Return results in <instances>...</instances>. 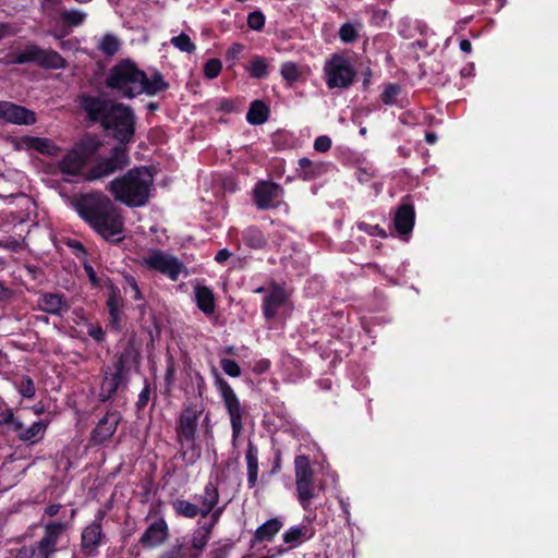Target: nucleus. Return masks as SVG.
<instances>
[{"label": "nucleus", "instance_id": "nucleus-1", "mask_svg": "<svg viewBox=\"0 0 558 558\" xmlns=\"http://www.w3.org/2000/svg\"><path fill=\"white\" fill-rule=\"evenodd\" d=\"M74 207L80 217L104 239L113 242L122 240L123 218L108 196L102 193L82 195L74 202Z\"/></svg>", "mask_w": 558, "mask_h": 558}, {"label": "nucleus", "instance_id": "nucleus-2", "mask_svg": "<svg viewBox=\"0 0 558 558\" xmlns=\"http://www.w3.org/2000/svg\"><path fill=\"white\" fill-rule=\"evenodd\" d=\"M107 83L109 87L125 97H134L143 93L156 95L168 86L160 74H155L148 78L143 71L129 61L113 66Z\"/></svg>", "mask_w": 558, "mask_h": 558}, {"label": "nucleus", "instance_id": "nucleus-3", "mask_svg": "<svg viewBox=\"0 0 558 558\" xmlns=\"http://www.w3.org/2000/svg\"><path fill=\"white\" fill-rule=\"evenodd\" d=\"M153 184L151 171L146 167H140L110 181L107 190L117 202L129 207H141L148 202Z\"/></svg>", "mask_w": 558, "mask_h": 558}, {"label": "nucleus", "instance_id": "nucleus-4", "mask_svg": "<svg viewBox=\"0 0 558 558\" xmlns=\"http://www.w3.org/2000/svg\"><path fill=\"white\" fill-rule=\"evenodd\" d=\"M84 106L90 119L100 121L114 138L121 143L131 141L134 133V117L128 107L102 102L95 98L86 99Z\"/></svg>", "mask_w": 558, "mask_h": 558}, {"label": "nucleus", "instance_id": "nucleus-5", "mask_svg": "<svg viewBox=\"0 0 558 558\" xmlns=\"http://www.w3.org/2000/svg\"><path fill=\"white\" fill-rule=\"evenodd\" d=\"M100 142L95 137H87L74 145L59 161L61 173L76 175L84 165L98 151Z\"/></svg>", "mask_w": 558, "mask_h": 558}, {"label": "nucleus", "instance_id": "nucleus-6", "mask_svg": "<svg viewBox=\"0 0 558 558\" xmlns=\"http://www.w3.org/2000/svg\"><path fill=\"white\" fill-rule=\"evenodd\" d=\"M69 527L66 522L53 521L46 524L43 536L32 548L31 558H51Z\"/></svg>", "mask_w": 558, "mask_h": 558}, {"label": "nucleus", "instance_id": "nucleus-7", "mask_svg": "<svg viewBox=\"0 0 558 558\" xmlns=\"http://www.w3.org/2000/svg\"><path fill=\"white\" fill-rule=\"evenodd\" d=\"M327 86L332 88H348L354 81L356 72L349 59L341 54H333L325 64Z\"/></svg>", "mask_w": 558, "mask_h": 558}, {"label": "nucleus", "instance_id": "nucleus-8", "mask_svg": "<svg viewBox=\"0 0 558 558\" xmlns=\"http://www.w3.org/2000/svg\"><path fill=\"white\" fill-rule=\"evenodd\" d=\"M294 470L298 498L302 506L307 508L311 505L314 489V472L310 458L304 454L296 456Z\"/></svg>", "mask_w": 558, "mask_h": 558}, {"label": "nucleus", "instance_id": "nucleus-9", "mask_svg": "<svg viewBox=\"0 0 558 558\" xmlns=\"http://www.w3.org/2000/svg\"><path fill=\"white\" fill-rule=\"evenodd\" d=\"M217 388L225 407L230 416L232 427L233 444L243 430V411L239 398L236 397L232 387L222 378L218 377L216 380Z\"/></svg>", "mask_w": 558, "mask_h": 558}, {"label": "nucleus", "instance_id": "nucleus-10", "mask_svg": "<svg viewBox=\"0 0 558 558\" xmlns=\"http://www.w3.org/2000/svg\"><path fill=\"white\" fill-rule=\"evenodd\" d=\"M129 165L126 149L122 146H116L111 149L110 156L100 159L86 174V180L96 181L106 178L117 170Z\"/></svg>", "mask_w": 558, "mask_h": 558}, {"label": "nucleus", "instance_id": "nucleus-11", "mask_svg": "<svg viewBox=\"0 0 558 558\" xmlns=\"http://www.w3.org/2000/svg\"><path fill=\"white\" fill-rule=\"evenodd\" d=\"M254 292L264 293L265 314H272L274 312L283 310L289 300L287 291L275 282H268L265 286L255 289Z\"/></svg>", "mask_w": 558, "mask_h": 558}, {"label": "nucleus", "instance_id": "nucleus-12", "mask_svg": "<svg viewBox=\"0 0 558 558\" xmlns=\"http://www.w3.org/2000/svg\"><path fill=\"white\" fill-rule=\"evenodd\" d=\"M145 264L149 268L167 275L172 280H175L184 270V266L177 258L159 251L148 255L145 258Z\"/></svg>", "mask_w": 558, "mask_h": 558}, {"label": "nucleus", "instance_id": "nucleus-13", "mask_svg": "<svg viewBox=\"0 0 558 558\" xmlns=\"http://www.w3.org/2000/svg\"><path fill=\"white\" fill-rule=\"evenodd\" d=\"M198 413L192 408L182 411L177 428L178 439L182 447H190L194 444L197 429Z\"/></svg>", "mask_w": 558, "mask_h": 558}, {"label": "nucleus", "instance_id": "nucleus-14", "mask_svg": "<svg viewBox=\"0 0 558 558\" xmlns=\"http://www.w3.org/2000/svg\"><path fill=\"white\" fill-rule=\"evenodd\" d=\"M0 118L9 123L20 125H32L36 122L34 111L12 102L0 104Z\"/></svg>", "mask_w": 558, "mask_h": 558}, {"label": "nucleus", "instance_id": "nucleus-15", "mask_svg": "<svg viewBox=\"0 0 558 558\" xmlns=\"http://www.w3.org/2000/svg\"><path fill=\"white\" fill-rule=\"evenodd\" d=\"M415 222V210L413 204L410 202L409 196L404 197L401 204L397 207L393 225L396 231L400 235H407L412 232Z\"/></svg>", "mask_w": 558, "mask_h": 558}, {"label": "nucleus", "instance_id": "nucleus-16", "mask_svg": "<svg viewBox=\"0 0 558 558\" xmlns=\"http://www.w3.org/2000/svg\"><path fill=\"white\" fill-rule=\"evenodd\" d=\"M254 196L256 205L266 209L280 204L282 190L275 183L262 182L255 187Z\"/></svg>", "mask_w": 558, "mask_h": 558}, {"label": "nucleus", "instance_id": "nucleus-17", "mask_svg": "<svg viewBox=\"0 0 558 558\" xmlns=\"http://www.w3.org/2000/svg\"><path fill=\"white\" fill-rule=\"evenodd\" d=\"M169 537V527L163 518L153 521L141 536L140 543L144 547L154 548L163 544Z\"/></svg>", "mask_w": 558, "mask_h": 558}, {"label": "nucleus", "instance_id": "nucleus-18", "mask_svg": "<svg viewBox=\"0 0 558 558\" xmlns=\"http://www.w3.org/2000/svg\"><path fill=\"white\" fill-rule=\"evenodd\" d=\"M121 421V414L118 411L108 412L97 424L92 433V441L100 445L109 440L117 430Z\"/></svg>", "mask_w": 558, "mask_h": 558}, {"label": "nucleus", "instance_id": "nucleus-19", "mask_svg": "<svg viewBox=\"0 0 558 558\" xmlns=\"http://www.w3.org/2000/svg\"><path fill=\"white\" fill-rule=\"evenodd\" d=\"M16 147L23 150H35L47 156H57L61 151V148L52 140L38 136H23L17 141Z\"/></svg>", "mask_w": 558, "mask_h": 558}, {"label": "nucleus", "instance_id": "nucleus-20", "mask_svg": "<svg viewBox=\"0 0 558 558\" xmlns=\"http://www.w3.org/2000/svg\"><path fill=\"white\" fill-rule=\"evenodd\" d=\"M104 537L101 524L99 522H93L87 525L82 532V549L90 556L96 553L98 546Z\"/></svg>", "mask_w": 558, "mask_h": 558}, {"label": "nucleus", "instance_id": "nucleus-21", "mask_svg": "<svg viewBox=\"0 0 558 558\" xmlns=\"http://www.w3.org/2000/svg\"><path fill=\"white\" fill-rule=\"evenodd\" d=\"M194 500L198 505L201 517H207L219 502V492L213 483H208L202 494L194 496Z\"/></svg>", "mask_w": 558, "mask_h": 558}, {"label": "nucleus", "instance_id": "nucleus-22", "mask_svg": "<svg viewBox=\"0 0 558 558\" xmlns=\"http://www.w3.org/2000/svg\"><path fill=\"white\" fill-rule=\"evenodd\" d=\"M123 362L122 360H119L114 364V372L106 374L100 390L102 400L111 398L123 383Z\"/></svg>", "mask_w": 558, "mask_h": 558}, {"label": "nucleus", "instance_id": "nucleus-23", "mask_svg": "<svg viewBox=\"0 0 558 558\" xmlns=\"http://www.w3.org/2000/svg\"><path fill=\"white\" fill-rule=\"evenodd\" d=\"M37 308L47 314H59L69 310L61 295L56 293L41 294L37 299Z\"/></svg>", "mask_w": 558, "mask_h": 558}, {"label": "nucleus", "instance_id": "nucleus-24", "mask_svg": "<svg viewBox=\"0 0 558 558\" xmlns=\"http://www.w3.org/2000/svg\"><path fill=\"white\" fill-rule=\"evenodd\" d=\"M210 526H198L192 534L190 541L189 550H195L194 554H191L192 557L197 558L203 550L206 548L209 539H210Z\"/></svg>", "mask_w": 558, "mask_h": 558}, {"label": "nucleus", "instance_id": "nucleus-25", "mask_svg": "<svg viewBox=\"0 0 558 558\" xmlns=\"http://www.w3.org/2000/svg\"><path fill=\"white\" fill-rule=\"evenodd\" d=\"M245 460L247 466V483L250 487H254L258 477V449L251 441L247 445Z\"/></svg>", "mask_w": 558, "mask_h": 558}, {"label": "nucleus", "instance_id": "nucleus-26", "mask_svg": "<svg viewBox=\"0 0 558 558\" xmlns=\"http://www.w3.org/2000/svg\"><path fill=\"white\" fill-rule=\"evenodd\" d=\"M281 527V521L278 519H270L255 531V539L258 542L271 541Z\"/></svg>", "mask_w": 558, "mask_h": 558}, {"label": "nucleus", "instance_id": "nucleus-27", "mask_svg": "<svg viewBox=\"0 0 558 558\" xmlns=\"http://www.w3.org/2000/svg\"><path fill=\"white\" fill-rule=\"evenodd\" d=\"M195 300L198 308L204 313H211L215 308V299L213 292L203 286L195 287Z\"/></svg>", "mask_w": 558, "mask_h": 558}, {"label": "nucleus", "instance_id": "nucleus-28", "mask_svg": "<svg viewBox=\"0 0 558 558\" xmlns=\"http://www.w3.org/2000/svg\"><path fill=\"white\" fill-rule=\"evenodd\" d=\"M47 427H48V422H45V421L34 422L21 435V440L36 444L44 438Z\"/></svg>", "mask_w": 558, "mask_h": 558}, {"label": "nucleus", "instance_id": "nucleus-29", "mask_svg": "<svg viewBox=\"0 0 558 558\" xmlns=\"http://www.w3.org/2000/svg\"><path fill=\"white\" fill-rule=\"evenodd\" d=\"M38 64L48 69H63L65 68V60L53 50L41 49Z\"/></svg>", "mask_w": 558, "mask_h": 558}, {"label": "nucleus", "instance_id": "nucleus-30", "mask_svg": "<svg viewBox=\"0 0 558 558\" xmlns=\"http://www.w3.org/2000/svg\"><path fill=\"white\" fill-rule=\"evenodd\" d=\"M172 507L178 515H182L190 519H194L197 515H201L198 505L185 499H175L172 502Z\"/></svg>", "mask_w": 558, "mask_h": 558}, {"label": "nucleus", "instance_id": "nucleus-31", "mask_svg": "<svg viewBox=\"0 0 558 558\" xmlns=\"http://www.w3.org/2000/svg\"><path fill=\"white\" fill-rule=\"evenodd\" d=\"M267 117L268 108L262 101H253L246 114L247 121L251 124H262L267 120Z\"/></svg>", "mask_w": 558, "mask_h": 558}, {"label": "nucleus", "instance_id": "nucleus-32", "mask_svg": "<svg viewBox=\"0 0 558 558\" xmlns=\"http://www.w3.org/2000/svg\"><path fill=\"white\" fill-rule=\"evenodd\" d=\"M41 48L36 45L27 46L22 52L15 53V59L11 62L15 64H22L27 62H35L38 64Z\"/></svg>", "mask_w": 558, "mask_h": 558}, {"label": "nucleus", "instance_id": "nucleus-33", "mask_svg": "<svg viewBox=\"0 0 558 558\" xmlns=\"http://www.w3.org/2000/svg\"><path fill=\"white\" fill-rule=\"evenodd\" d=\"M98 48L104 54L111 57L118 52L120 48V41L113 35H105L99 40Z\"/></svg>", "mask_w": 558, "mask_h": 558}, {"label": "nucleus", "instance_id": "nucleus-34", "mask_svg": "<svg viewBox=\"0 0 558 558\" xmlns=\"http://www.w3.org/2000/svg\"><path fill=\"white\" fill-rule=\"evenodd\" d=\"M243 240L247 245L254 248L262 247L265 244V240L262 232L253 227L247 228L243 232Z\"/></svg>", "mask_w": 558, "mask_h": 558}, {"label": "nucleus", "instance_id": "nucleus-35", "mask_svg": "<svg viewBox=\"0 0 558 558\" xmlns=\"http://www.w3.org/2000/svg\"><path fill=\"white\" fill-rule=\"evenodd\" d=\"M248 72L251 76L260 78L267 75L268 64L264 58L255 57L252 59Z\"/></svg>", "mask_w": 558, "mask_h": 558}, {"label": "nucleus", "instance_id": "nucleus-36", "mask_svg": "<svg viewBox=\"0 0 558 558\" xmlns=\"http://www.w3.org/2000/svg\"><path fill=\"white\" fill-rule=\"evenodd\" d=\"M171 44L183 52L191 53L196 49L190 36L184 33H181L180 35L172 37Z\"/></svg>", "mask_w": 558, "mask_h": 558}, {"label": "nucleus", "instance_id": "nucleus-37", "mask_svg": "<svg viewBox=\"0 0 558 558\" xmlns=\"http://www.w3.org/2000/svg\"><path fill=\"white\" fill-rule=\"evenodd\" d=\"M61 17L66 24L77 26L85 21L86 13L81 10H65L61 13Z\"/></svg>", "mask_w": 558, "mask_h": 558}, {"label": "nucleus", "instance_id": "nucleus-38", "mask_svg": "<svg viewBox=\"0 0 558 558\" xmlns=\"http://www.w3.org/2000/svg\"><path fill=\"white\" fill-rule=\"evenodd\" d=\"M319 472L322 473V478L319 480V485L316 484L320 490H325L329 486H335L337 483V475L335 472L330 471L329 466L325 468L323 464L320 465Z\"/></svg>", "mask_w": 558, "mask_h": 558}, {"label": "nucleus", "instance_id": "nucleus-39", "mask_svg": "<svg viewBox=\"0 0 558 558\" xmlns=\"http://www.w3.org/2000/svg\"><path fill=\"white\" fill-rule=\"evenodd\" d=\"M339 37L342 43L351 44L357 39L359 33L356 27L352 23L347 22L340 27Z\"/></svg>", "mask_w": 558, "mask_h": 558}, {"label": "nucleus", "instance_id": "nucleus-40", "mask_svg": "<svg viewBox=\"0 0 558 558\" xmlns=\"http://www.w3.org/2000/svg\"><path fill=\"white\" fill-rule=\"evenodd\" d=\"M401 87L398 84H388L380 95V100L388 106L396 104V97L400 94Z\"/></svg>", "mask_w": 558, "mask_h": 558}, {"label": "nucleus", "instance_id": "nucleus-41", "mask_svg": "<svg viewBox=\"0 0 558 558\" xmlns=\"http://www.w3.org/2000/svg\"><path fill=\"white\" fill-rule=\"evenodd\" d=\"M281 75L289 83H293L300 77V70L296 64L287 62L281 66Z\"/></svg>", "mask_w": 558, "mask_h": 558}, {"label": "nucleus", "instance_id": "nucleus-42", "mask_svg": "<svg viewBox=\"0 0 558 558\" xmlns=\"http://www.w3.org/2000/svg\"><path fill=\"white\" fill-rule=\"evenodd\" d=\"M222 64L221 61L218 59H210L205 63L204 66V74L207 78H215L219 75L221 72Z\"/></svg>", "mask_w": 558, "mask_h": 558}, {"label": "nucleus", "instance_id": "nucleus-43", "mask_svg": "<svg viewBox=\"0 0 558 558\" xmlns=\"http://www.w3.org/2000/svg\"><path fill=\"white\" fill-rule=\"evenodd\" d=\"M337 172V167L335 163L330 161H318L316 160V179L324 174L329 177H335Z\"/></svg>", "mask_w": 558, "mask_h": 558}, {"label": "nucleus", "instance_id": "nucleus-44", "mask_svg": "<svg viewBox=\"0 0 558 558\" xmlns=\"http://www.w3.org/2000/svg\"><path fill=\"white\" fill-rule=\"evenodd\" d=\"M306 534L303 527H291L283 534V539L287 544L295 545Z\"/></svg>", "mask_w": 558, "mask_h": 558}, {"label": "nucleus", "instance_id": "nucleus-45", "mask_svg": "<svg viewBox=\"0 0 558 558\" xmlns=\"http://www.w3.org/2000/svg\"><path fill=\"white\" fill-rule=\"evenodd\" d=\"M220 365H221L222 371L228 376L239 377L241 375V368H240L239 364L233 360L221 359Z\"/></svg>", "mask_w": 558, "mask_h": 558}, {"label": "nucleus", "instance_id": "nucleus-46", "mask_svg": "<svg viewBox=\"0 0 558 558\" xmlns=\"http://www.w3.org/2000/svg\"><path fill=\"white\" fill-rule=\"evenodd\" d=\"M19 391L25 398H33L36 389L33 380L29 377H23L19 384Z\"/></svg>", "mask_w": 558, "mask_h": 558}, {"label": "nucleus", "instance_id": "nucleus-47", "mask_svg": "<svg viewBox=\"0 0 558 558\" xmlns=\"http://www.w3.org/2000/svg\"><path fill=\"white\" fill-rule=\"evenodd\" d=\"M298 171L300 172L301 178H303L304 180H310L314 172V166L312 160L308 158H301L299 160Z\"/></svg>", "mask_w": 558, "mask_h": 558}, {"label": "nucleus", "instance_id": "nucleus-48", "mask_svg": "<svg viewBox=\"0 0 558 558\" xmlns=\"http://www.w3.org/2000/svg\"><path fill=\"white\" fill-rule=\"evenodd\" d=\"M247 25L254 31H260L265 25V16L259 11L252 12L248 14Z\"/></svg>", "mask_w": 558, "mask_h": 558}, {"label": "nucleus", "instance_id": "nucleus-49", "mask_svg": "<svg viewBox=\"0 0 558 558\" xmlns=\"http://www.w3.org/2000/svg\"><path fill=\"white\" fill-rule=\"evenodd\" d=\"M331 138L328 135L316 137V151L325 153L331 147Z\"/></svg>", "mask_w": 558, "mask_h": 558}, {"label": "nucleus", "instance_id": "nucleus-50", "mask_svg": "<svg viewBox=\"0 0 558 558\" xmlns=\"http://www.w3.org/2000/svg\"><path fill=\"white\" fill-rule=\"evenodd\" d=\"M244 47L241 44H233L227 51V59L235 61L243 51Z\"/></svg>", "mask_w": 558, "mask_h": 558}, {"label": "nucleus", "instance_id": "nucleus-51", "mask_svg": "<svg viewBox=\"0 0 558 558\" xmlns=\"http://www.w3.org/2000/svg\"><path fill=\"white\" fill-rule=\"evenodd\" d=\"M8 428L15 432L17 434L19 439L21 440V435L25 432L27 427H24L23 422L14 416L13 422H11Z\"/></svg>", "mask_w": 558, "mask_h": 558}, {"label": "nucleus", "instance_id": "nucleus-52", "mask_svg": "<svg viewBox=\"0 0 558 558\" xmlns=\"http://www.w3.org/2000/svg\"><path fill=\"white\" fill-rule=\"evenodd\" d=\"M8 428L15 432L17 434L19 439L21 440V435L25 432L27 427H24L23 422L14 416L13 422H11Z\"/></svg>", "mask_w": 558, "mask_h": 558}, {"label": "nucleus", "instance_id": "nucleus-53", "mask_svg": "<svg viewBox=\"0 0 558 558\" xmlns=\"http://www.w3.org/2000/svg\"><path fill=\"white\" fill-rule=\"evenodd\" d=\"M8 428L15 432L17 434L19 439L21 440V435L25 432L27 427H24L23 422L14 416L13 422H11Z\"/></svg>", "mask_w": 558, "mask_h": 558}, {"label": "nucleus", "instance_id": "nucleus-54", "mask_svg": "<svg viewBox=\"0 0 558 558\" xmlns=\"http://www.w3.org/2000/svg\"><path fill=\"white\" fill-rule=\"evenodd\" d=\"M223 509L222 508H215L209 514H210V522L208 524H204L203 526H210V533H213L214 526L219 521Z\"/></svg>", "mask_w": 558, "mask_h": 558}, {"label": "nucleus", "instance_id": "nucleus-55", "mask_svg": "<svg viewBox=\"0 0 558 558\" xmlns=\"http://www.w3.org/2000/svg\"><path fill=\"white\" fill-rule=\"evenodd\" d=\"M270 367V362L269 360H266V359H262L259 361H257L254 366H253V371L257 374H263L265 372H267Z\"/></svg>", "mask_w": 558, "mask_h": 558}, {"label": "nucleus", "instance_id": "nucleus-56", "mask_svg": "<svg viewBox=\"0 0 558 558\" xmlns=\"http://www.w3.org/2000/svg\"><path fill=\"white\" fill-rule=\"evenodd\" d=\"M14 414L12 411L8 410L0 414V425L9 427L11 422H13Z\"/></svg>", "mask_w": 558, "mask_h": 558}, {"label": "nucleus", "instance_id": "nucleus-57", "mask_svg": "<svg viewBox=\"0 0 558 558\" xmlns=\"http://www.w3.org/2000/svg\"><path fill=\"white\" fill-rule=\"evenodd\" d=\"M60 509H61V505H59V504L49 505L45 509V514H47L48 517H54L58 514Z\"/></svg>", "mask_w": 558, "mask_h": 558}, {"label": "nucleus", "instance_id": "nucleus-58", "mask_svg": "<svg viewBox=\"0 0 558 558\" xmlns=\"http://www.w3.org/2000/svg\"><path fill=\"white\" fill-rule=\"evenodd\" d=\"M88 333L97 341H101L104 338V331L100 327H92Z\"/></svg>", "mask_w": 558, "mask_h": 558}, {"label": "nucleus", "instance_id": "nucleus-59", "mask_svg": "<svg viewBox=\"0 0 558 558\" xmlns=\"http://www.w3.org/2000/svg\"><path fill=\"white\" fill-rule=\"evenodd\" d=\"M231 256V253L227 250V248H222L220 250L217 254H216V262L218 263H223L226 262L229 257Z\"/></svg>", "mask_w": 558, "mask_h": 558}, {"label": "nucleus", "instance_id": "nucleus-60", "mask_svg": "<svg viewBox=\"0 0 558 558\" xmlns=\"http://www.w3.org/2000/svg\"><path fill=\"white\" fill-rule=\"evenodd\" d=\"M459 47L463 52L470 53L472 51V43L469 39L460 40Z\"/></svg>", "mask_w": 558, "mask_h": 558}, {"label": "nucleus", "instance_id": "nucleus-61", "mask_svg": "<svg viewBox=\"0 0 558 558\" xmlns=\"http://www.w3.org/2000/svg\"><path fill=\"white\" fill-rule=\"evenodd\" d=\"M14 35V32L5 24H0V39Z\"/></svg>", "mask_w": 558, "mask_h": 558}, {"label": "nucleus", "instance_id": "nucleus-62", "mask_svg": "<svg viewBox=\"0 0 558 558\" xmlns=\"http://www.w3.org/2000/svg\"><path fill=\"white\" fill-rule=\"evenodd\" d=\"M129 286H130V292L132 293V295H133L135 299H140V296H141V295H140V289H138V287H137L136 282H135L133 279H131V280L129 281Z\"/></svg>", "mask_w": 558, "mask_h": 558}, {"label": "nucleus", "instance_id": "nucleus-63", "mask_svg": "<svg viewBox=\"0 0 558 558\" xmlns=\"http://www.w3.org/2000/svg\"><path fill=\"white\" fill-rule=\"evenodd\" d=\"M437 140H438V136H437L436 133H434V132H426L425 133V141H426L427 144L434 145V144H436Z\"/></svg>", "mask_w": 558, "mask_h": 558}, {"label": "nucleus", "instance_id": "nucleus-64", "mask_svg": "<svg viewBox=\"0 0 558 558\" xmlns=\"http://www.w3.org/2000/svg\"><path fill=\"white\" fill-rule=\"evenodd\" d=\"M85 271H86V274H87V276H88L89 280H90L94 284H96V283H97V279H96V274H95V271H94L93 267H92V266L86 265V266H85Z\"/></svg>", "mask_w": 558, "mask_h": 558}]
</instances>
